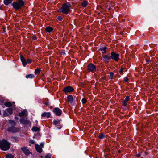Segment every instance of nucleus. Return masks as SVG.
Masks as SVG:
<instances>
[{
	"mask_svg": "<svg viewBox=\"0 0 158 158\" xmlns=\"http://www.w3.org/2000/svg\"><path fill=\"white\" fill-rule=\"evenodd\" d=\"M71 6L69 3L63 4L61 7L57 10V12L67 15L71 12Z\"/></svg>",
	"mask_w": 158,
	"mask_h": 158,
	"instance_id": "obj_1",
	"label": "nucleus"
},
{
	"mask_svg": "<svg viewBox=\"0 0 158 158\" xmlns=\"http://www.w3.org/2000/svg\"><path fill=\"white\" fill-rule=\"evenodd\" d=\"M10 147V144L6 140L3 139L0 140V148L2 150L6 151L8 150Z\"/></svg>",
	"mask_w": 158,
	"mask_h": 158,
	"instance_id": "obj_2",
	"label": "nucleus"
},
{
	"mask_svg": "<svg viewBox=\"0 0 158 158\" xmlns=\"http://www.w3.org/2000/svg\"><path fill=\"white\" fill-rule=\"evenodd\" d=\"M24 5V2L22 0H18L17 2H13L12 4L13 8L16 10L21 9Z\"/></svg>",
	"mask_w": 158,
	"mask_h": 158,
	"instance_id": "obj_3",
	"label": "nucleus"
},
{
	"mask_svg": "<svg viewBox=\"0 0 158 158\" xmlns=\"http://www.w3.org/2000/svg\"><path fill=\"white\" fill-rule=\"evenodd\" d=\"M87 69L88 72L94 73L96 71L97 67L93 64L90 63L88 65Z\"/></svg>",
	"mask_w": 158,
	"mask_h": 158,
	"instance_id": "obj_4",
	"label": "nucleus"
},
{
	"mask_svg": "<svg viewBox=\"0 0 158 158\" xmlns=\"http://www.w3.org/2000/svg\"><path fill=\"white\" fill-rule=\"evenodd\" d=\"M111 59L114 60L116 62H117L119 60V55L116 53L114 52H111Z\"/></svg>",
	"mask_w": 158,
	"mask_h": 158,
	"instance_id": "obj_5",
	"label": "nucleus"
},
{
	"mask_svg": "<svg viewBox=\"0 0 158 158\" xmlns=\"http://www.w3.org/2000/svg\"><path fill=\"white\" fill-rule=\"evenodd\" d=\"M53 112L57 116H60L62 113V110L58 107L55 108L53 110Z\"/></svg>",
	"mask_w": 158,
	"mask_h": 158,
	"instance_id": "obj_6",
	"label": "nucleus"
},
{
	"mask_svg": "<svg viewBox=\"0 0 158 158\" xmlns=\"http://www.w3.org/2000/svg\"><path fill=\"white\" fill-rule=\"evenodd\" d=\"M13 112L12 109L11 108H8L6 109L4 111L3 113V115L6 116L12 114Z\"/></svg>",
	"mask_w": 158,
	"mask_h": 158,
	"instance_id": "obj_7",
	"label": "nucleus"
},
{
	"mask_svg": "<svg viewBox=\"0 0 158 158\" xmlns=\"http://www.w3.org/2000/svg\"><path fill=\"white\" fill-rule=\"evenodd\" d=\"M74 90L73 88L70 86L66 87L63 89V91L66 94L69 92H73Z\"/></svg>",
	"mask_w": 158,
	"mask_h": 158,
	"instance_id": "obj_8",
	"label": "nucleus"
},
{
	"mask_svg": "<svg viewBox=\"0 0 158 158\" xmlns=\"http://www.w3.org/2000/svg\"><path fill=\"white\" fill-rule=\"evenodd\" d=\"M111 55L110 56L109 54L105 55L103 57V61L106 63H108L110 60L111 59Z\"/></svg>",
	"mask_w": 158,
	"mask_h": 158,
	"instance_id": "obj_9",
	"label": "nucleus"
},
{
	"mask_svg": "<svg viewBox=\"0 0 158 158\" xmlns=\"http://www.w3.org/2000/svg\"><path fill=\"white\" fill-rule=\"evenodd\" d=\"M15 126H12L11 127H8L7 129V131H10L14 133L18 131L17 128L15 127Z\"/></svg>",
	"mask_w": 158,
	"mask_h": 158,
	"instance_id": "obj_10",
	"label": "nucleus"
},
{
	"mask_svg": "<svg viewBox=\"0 0 158 158\" xmlns=\"http://www.w3.org/2000/svg\"><path fill=\"white\" fill-rule=\"evenodd\" d=\"M20 123L21 124L23 125H26L30 123L31 122L28 120H26L23 118L20 120Z\"/></svg>",
	"mask_w": 158,
	"mask_h": 158,
	"instance_id": "obj_11",
	"label": "nucleus"
},
{
	"mask_svg": "<svg viewBox=\"0 0 158 158\" xmlns=\"http://www.w3.org/2000/svg\"><path fill=\"white\" fill-rule=\"evenodd\" d=\"M21 149L24 154L27 156L30 153L29 150L27 149V147H22Z\"/></svg>",
	"mask_w": 158,
	"mask_h": 158,
	"instance_id": "obj_12",
	"label": "nucleus"
},
{
	"mask_svg": "<svg viewBox=\"0 0 158 158\" xmlns=\"http://www.w3.org/2000/svg\"><path fill=\"white\" fill-rule=\"evenodd\" d=\"M129 100V97L128 96H126L125 98V99L123 102V104L124 106H126L127 104V102Z\"/></svg>",
	"mask_w": 158,
	"mask_h": 158,
	"instance_id": "obj_13",
	"label": "nucleus"
},
{
	"mask_svg": "<svg viewBox=\"0 0 158 158\" xmlns=\"http://www.w3.org/2000/svg\"><path fill=\"white\" fill-rule=\"evenodd\" d=\"M20 59L23 65L24 66H25L27 64V60L25 59L24 57L22 55L20 56Z\"/></svg>",
	"mask_w": 158,
	"mask_h": 158,
	"instance_id": "obj_14",
	"label": "nucleus"
},
{
	"mask_svg": "<svg viewBox=\"0 0 158 158\" xmlns=\"http://www.w3.org/2000/svg\"><path fill=\"white\" fill-rule=\"evenodd\" d=\"M35 148L37 152L39 153H40L42 152V148L40 147L39 145L38 144H35Z\"/></svg>",
	"mask_w": 158,
	"mask_h": 158,
	"instance_id": "obj_15",
	"label": "nucleus"
},
{
	"mask_svg": "<svg viewBox=\"0 0 158 158\" xmlns=\"http://www.w3.org/2000/svg\"><path fill=\"white\" fill-rule=\"evenodd\" d=\"M41 116L43 117H46L47 118H48L50 116L51 114L49 112H45L42 114Z\"/></svg>",
	"mask_w": 158,
	"mask_h": 158,
	"instance_id": "obj_16",
	"label": "nucleus"
},
{
	"mask_svg": "<svg viewBox=\"0 0 158 158\" xmlns=\"http://www.w3.org/2000/svg\"><path fill=\"white\" fill-rule=\"evenodd\" d=\"M61 121V120L58 119L54 120L53 121V123L56 126H59Z\"/></svg>",
	"mask_w": 158,
	"mask_h": 158,
	"instance_id": "obj_17",
	"label": "nucleus"
},
{
	"mask_svg": "<svg viewBox=\"0 0 158 158\" xmlns=\"http://www.w3.org/2000/svg\"><path fill=\"white\" fill-rule=\"evenodd\" d=\"M53 28L52 27H48L45 28V31L48 33H50L53 30Z\"/></svg>",
	"mask_w": 158,
	"mask_h": 158,
	"instance_id": "obj_18",
	"label": "nucleus"
},
{
	"mask_svg": "<svg viewBox=\"0 0 158 158\" xmlns=\"http://www.w3.org/2000/svg\"><path fill=\"white\" fill-rule=\"evenodd\" d=\"M25 77L27 79H32L34 78L35 76L34 74H29L26 75Z\"/></svg>",
	"mask_w": 158,
	"mask_h": 158,
	"instance_id": "obj_19",
	"label": "nucleus"
},
{
	"mask_svg": "<svg viewBox=\"0 0 158 158\" xmlns=\"http://www.w3.org/2000/svg\"><path fill=\"white\" fill-rule=\"evenodd\" d=\"M32 130L34 132L39 131L40 130V129L39 127L35 126H33L32 127Z\"/></svg>",
	"mask_w": 158,
	"mask_h": 158,
	"instance_id": "obj_20",
	"label": "nucleus"
},
{
	"mask_svg": "<svg viewBox=\"0 0 158 158\" xmlns=\"http://www.w3.org/2000/svg\"><path fill=\"white\" fill-rule=\"evenodd\" d=\"M98 136L100 139H102L106 137V136L102 133L98 134Z\"/></svg>",
	"mask_w": 158,
	"mask_h": 158,
	"instance_id": "obj_21",
	"label": "nucleus"
},
{
	"mask_svg": "<svg viewBox=\"0 0 158 158\" xmlns=\"http://www.w3.org/2000/svg\"><path fill=\"white\" fill-rule=\"evenodd\" d=\"M67 100L68 102L70 103H72L73 101V97L71 95H69L67 96Z\"/></svg>",
	"mask_w": 158,
	"mask_h": 158,
	"instance_id": "obj_22",
	"label": "nucleus"
},
{
	"mask_svg": "<svg viewBox=\"0 0 158 158\" xmlns=\"http://www.w3.org/2000/svg\"><path fill=\"white\" fill-rule=\"evenodd\" d=\"M106 49L107 48L106 47H104L102 48H101L99 50L101 51L102 53H104L106 52Z\"/></svg>",
	"mask_w": 158,
	"mask_h": 158,
	"instance_id": "obj_23",
	"label": "nucleus"
},
{
	"mask_svg": "<svg viewBox=\"0 0 158 158\" xmlns=\"http://www.w3.org/2000/svg\"><path fill=\"white\" fill-rule=\"evenodd\" d=\"M4 105L6 107H10L12 106V104L10 102H7L4 103Z\"/></svg>",
	"mask_w": 158,
	"mask_h": 158,
	"instance_id": "obj_24",
	"label": "nucleus"
},
{
	"mask_svg": "<svg viewBox=\"0 0 158 158\" xmlns=\"http://www.w3.org/2000/svg\"><path fill=\"white\" fill-rule=\"evenodd\" d=\"M13 0H4V3L6 5H8L11 3Z\"/></svg>",
	"mask_w": 158,
	"mask_h": 158,
	"instance_id": "obj_25",
	"label": "nucleus"
},
{
	"mask_svg": "<svg viewBox=\"0 0 158 158\" xmlns=\"http://www.w3.org/2000/svg\"><path fill=\"white\" fill-rule=\"evenodd\" d=\"M88 5V2L86 1H83L81 3V6L82 7H85Z\"/></svg>",
	"mask_w": 158,
	"mask_h": 158,
	"instance_id": "obj_26",
	"label": "nucleus"
},
{
	"mask_svg": "<svg viewBox=\"0 0 158 158\" xmlns=\"http://www.w3.org/2000/svg\"><path fill=\"white\" fill-rule=\"evenodd\" d=\"M9 123L12 125V126H15L16 125L15 122L14 120H10L9 121Z\"/></svg>",
	"mask_w": 158,
	"mask_h": 158,
	"instance_id": "obj_27",
	"label": "nucleus"
},
{
	"mask_svg": "<svg viewBox=\"0 0 158 158\" xmlns=\"http://www.w3.org/2000/svg\"><path fill=\"white\" fill-rule=\"evenodd\" d=\"M41 71L40 69L39 68H37L35 69V74H39Z\"/></svg>",
	"mask_w": 158,
	"mask_h": 158,
	"instance_id": "obj_28",
	"label": "nucleus"
},
{
	"mask_svg": "<svg viewBox=\"0 0 158 158\" xmlns=\"http://www.w3.org/2000/svg\"><path fill=\"white\" fill-rule=\"evenodd\" d=\"M26 112L25 111H23L19 113V115L20 117H23L25 115Z\"/></svg>",
	"mask_w": 158,
	"mask_h": 158,
	"instance_id": "obj_29",
	"label": "nucleus"
},
{
	"mask_svg": "<svg viewBox=\"0 0 158 158\" xmlns=\"http://www.w3.org/2000/svg\"><path fill=\"white\" fill-rule=\"evenodd\" d=\"M6 158H14V156L12 154H7L6 156Z\"/></svg>",
	"mask_w": 158,
	"mask_h": 158,
	"instance_id": "obj_30",
	"label": "nucleus"
},
{
	"mask_svg": "<svg viewBox=\"0 0 158 158\" xmlns=\"http://www.w3.org/2000/svg\"><path fill=\"white\" fill-rule=\"evenodd\" d=\"M125 69V68H121L119 70V73L120 74L122 75L123 74V71Z\"/></svg>",
	"mask_w": 158,
	"mask_h": 158,
	"instance_id": "obj_31",
	"label": "nucleus"
},
{
	"mask_svg": "<svg viewBox=\"0 0 158 158\" xmlns=\"http://www.w3.org/2000/svg\"><path fill=\"white\" fill-rule=\"evenodd\" d=\"M52 155L50 153L47 154L45 156V158H51Z\"/></svg>",
	"mask_w": 158,
	"mask_h": 158,
	"instance_id": "obj_32",
	"label": "nucleus"
},
{
	"mask_svg": "<svg viewBox=\"0 0 158 158\" xmlns=\"http://www.w3.org/2000/svg\"><path fill=\"white\" fill-rule=\"evenodd\" d=\"M57 19L59 21H62V20H63L62 17L60 16H58Z\"/></svg>",
	"mask_w": 158,
	"mask_h": 158,
	"instance_id": "obj_33",
	"label": "nucleus"
},
{
	"mask_svg": "<svg viewBox=\"0 0 158 158\" xmlns=\"http://www.w3.org/2000/svg\"><path fill=\"white\" fill-rule=\"evenodd\" d=\"M81 101L83 104H85L87 102V100L85 98H83L82 99Z\"/></svg>",
	"mask_w": 158,
	"mask_h": 158,
	"instance_id": "obj_34",
	"label": "nucleus"
},
{
	"mask_svg": "<svg viewBox=\"0 0 158 158\" xmlns=\"http://www.w3.org/2000/svg\"><path fill=\"white\" fill-rule=\"evenodd\" d=\"M114 73L112 72H110V79H111L113 78V77L114 76Z\"/></svg>",
	"mask_w": 158,
	"mask_h": 158,
	"instance_id": "obj_35",
	"label": "nucleus"
},
{
	"mask_svg": "<svg viewBox=\"0 0 158 158\" xmlns=\"http://www.w3.org/2000/svg\"><path fill=\"white\" fill-rule=\"evenodd\" d=\"M123 80L125 82H127L128 81L129 79L127 77H125L124 78Z\"/></svg>",
	"mask_w": 158,
	"mask_h": 158,
	"instance_id": "obj_36",
	"label": "nucleus"
},
{
	"mask_svg": "<svg viewBox=\"0 0 158 158\" xmlns=\"http://www.w3.org/2000/svg\"><path fill=\"white\" fill-rule=\"evenodd\" d=\"M32 61V60L30 59H28L27 60V62L28 63H31Z\"/></svg>",
	"mask_w": 158,
	"mask_h": 158,
	"instance_id": "obj_37",
	"label": "nucleus"
},
{
	"mask_svg": "<svg viewBox=\"0 0 158 158\" xmlns=\"http://www.w3.org/2000/svg\"><path fill=\"white\" fill-rule=\"evenodd\" d=\"M29 143L31 144H34L35 143L34 141L33 140H30Z\"/></svg>",
	"mask_w": 158,
	"mask_h": 158,
	"instance_id": "obj_38",
	"label": "nucleus"
},
{
	"mask_svg": "<svg viewBox=\"0 0 158 158\" xmlns=\"http://www.w3.org/2000/svg\"><path fill=\"white\" fill-rule=\"evenodd\" d=\"M44 143H41L40 145H39L41 148H43L44 147Z\"/></svg>",
	"mask_w": 158,
	"mask_h": 158,
	"instance_id": "obj_39",
	"label": "nucleus"
},
{
	"mask_svg": "<svg viewBox=\"0 0 158 158\" xmlns=\"http://www.w3.org/2000/svg\"><path fill=\"white\" fill-rule=\"evenodd\" d=\"M33 39L34 40H36L37 39V38L36 36H34L32 37Z\"/></svg>",
	"mask_w": 158,
	"mask_h": 158,
	"instance_id": "obj_40",
	"label": "nucleus"
},
{
	"mask_svg": "<svg viewBox=\"0 0 158 158\" xmlns=\"http://www.w3.org/2000/svg\"><path fill=\"white\" fill-rule=\"evenodd\" d=\"M141 156V154L140 153H138L136 155V156L137 157H139Z\"/></svg>",
	"mask_w": 158,
	"mask_h": 158,
	"instance_id": "obj_41",
	"label": "nucleus"
},
{
	"mask_svg": "<svg viewBox=\"0 0 158 158\" xmlns=\"http://www.w3.org/2000/svg\"><path fill=\"white\" fill-rule=\"evenodd\" d=\"M15 120H18L19 119V118L17 116H15Z\"/></svg>",
	"mask_w": 158,
	"mask_h": 158,
	"instance_id": "obj_42",
	"label": "nucleus"
},
{
	"mask_svg": "<svg viewBox=\"0 0 158 158\" xmlns=\"http://www.w3.org/2000/svg\"><path fill=\"white\" fill-rule=\"evenodd\" d=\"M48 103H49L48 102H45V104L46 105H48Z\"/></svg>",
	"mask_w": 158,
	"mask_h": 158,
	"instance_id": "obj_43",
	"label": "nucleus"
},
{
	"mask_svg": "<svg viewBox=\"0 0 158 158\" xmlns=\"http://www.w3.org/2000/svg\"><path fill=\"white\" fill-rule=\"evenodd\" d=\"M147 62H150L151 61L149 59L147 60Z\"/></svg>",
	"mask_w": 158,
	"mask_h": 158,
	"instance_id": "obj_44",
	"label": "nucleus"
},
{
	"mask_svg": "<svg viewBox=\"0 0 158 158\" xmlns=\"http://www.w3.org/2000/svg\"><path fill=\"white\" fill-rule=\"evenodd\" d=\"M61 53H62L63 54H65V52H61Z\"/></svg>",
	"mask_w": 158,
	"mask_h": 158,
	"instance_id": "obj_45",
	"label": "nucleus"
},
{
	"mask_svg": "<svg viewBox=\"0 0 158 158\" xmlns=\"http://www.w3.org/2000/svg\"><path fill=\"white\" fill-rule=\"evenodd\" d=\"M1 110H0V115H1Z\"/></svg>",
	"mask_w": 158,
	"mask_h": 158,
	"instance_id": "obj_46",
	"label": "nucleus"
},
{
	"mask_svg": "<svg viewBox=\"0 0 158 158\" xmlns=\"http://www.w3.org/2000/svg\"><path fill=\"white\" fill-rule=\"evenodd\" d=\"M61 128V127H59V129L60 128Z\"/></svg>",
	"mask_w": 158,
	"mask_h": 158,
	"instance_id": "obj_47",
	"label": "nucleus"
},
{
	"mask_svg": "<svg viewBox=\"0 0 158 158\" xmlns=\"http://www.w3.org/2000/svg\"><path fill=\"white\" fill-rule=\"evenodd\" d=\"M118 152H120V150L118 151Z\"/></svg>",
	"mask_w": 158,
	"mask_h": 158,
	"instance_id": "obj_48",
	"label": "nucleus"
}]
</instances>
